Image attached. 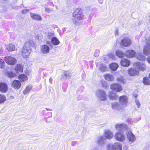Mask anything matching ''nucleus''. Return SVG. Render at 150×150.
Here are the masks:
<instances>
[{"mask_svg": "<svg viewBox=\"0 0 150 150\" xmlns=\"http://www.w3.org/2000/svg\"><path fill=\"white\" fill-rule=\"evenodd\" d=\"M116 54L118 57L120 58H122L125 55L124 53L122 51L119 50H117L115 52Z\"/></svg>", "mask_w": 150, "mask_h": 150, "instance_id": "2f4dec72", "label": "nucleus"}, {"mask_svg": "<svg viewBox=\"0 0 150 150\" xmlns=\"http://www.w3.org/2000/svg\"><path fill=\"white\" fill-rule=\"evenodd\" d=\"M52 78H50L49 80V81L51 83V82H52Z\"/></svg>", "mask_w": 150, "mask_h": 150, "instance_id": "603ef678", "label": "nucleus"}, {"mask_svg": "<svg viewBox=\"0 0 150 150\" xmlns=\"http://www.w3.org/2000/svg\"><path fill=\"white\" fill-rule=\"evenodd\" d=\"M40 48L41 52L44 54H47L50 52V48L46 45H44L41 46Z\"/></svg>", "mask_w": 150, "mask_h": 150, "instance_id": "4468645a", "label": "nucleus"}, {"mask_svg": "<svg viewBox=\"0 0 150 150\" xmlns=\"http://www.w3.org/2000/svg\"><path fill=\"white\" fill-rule=\"evenodd\" d=\"M32 87L30 85L27 86L25 89L23 91V93L26 94L27 93L29 92L32 89Z\"/></svg>", "mask_w": 150, "mask_h": 150, "instance_id": "c9c22d12", "label": "nucleus"}, {"mask_svg": "<svg viewBox=\"0 0 150 150\" xmlns=\"http://www.w3.org/2000/svg\"><path fill=\"white\" fill-rule=\"evenodd\" d=\"M131 43V40L127 38H125L121 42V45L125 47L129 46Z\"/></svg>", "mask_w": 150, "mask_h": 150, "instance_id": "9d476101", "label": "nucleus"}, {"mask_svg": "<svg viewBox=\"0 0 150 150\" xmlns=\"http://www.w3.org/2000/svg\"><path fill=\"white\" fill-rule=\"evenodd\" d=\"M126 134L127 135L128 140L132 142L135 141L136 139V137L130 130L127 129Z\"/></svg>", "mask_w": 150, "mask_h": 150, "instance_id": "1a4fd4ad", "label": "nucleus"}, {"mask_svg": "<svg viewBox=\"0 0 150 150\" xmlns=\"http://www.w3.org/2000/svg\"><path fill=\"white\" fill-rule=\"evenodd\" d=\"M110 58H112V59H114L115 56L113 54H111L110 55Z\"/></svg>", "mask_w": 150, "mask_h": 150, "instance_id": "09e8293b", "label": "nucleus"}, {"mask_svg": "<svg viewBox=\"0 0 150 150\" xmlns=\"http://www.w3.org/2000/svg\"><path fill=\"white\" fill-rule=\"evenodd\" d=\"M142 39H143V40H145L144 38H142Z\"/></svg>", "mask_w": 150, "mask_h": 150, "instance_id": "6e6d98bb", "label": "nucleus"}, {"mask_svg": "<svg viewBox=\"0 0 150 150\" xmlns=\"http://www.w3.org/2000/svg\"><path fill=\"white\" fill-rule=\"evenodd\" d=\"M135 102L136 103V104L137 105V107L139 108V106L140 105V102H139V100L137 99H136L135 100Z\"/></svg>", "mask_w": 150, "mask_h": 150, "instance_id": "c03bdc74", "label": "nucleus"}, {"mask_svg": "<svg viewBox=\"0 0 150 150\" xmlns=\"http://www.w3.org/2000/svg\"><path fill=\"white\" fill-rule=\"evenodd\" d=\"M134 65L139 70L143 71L146 69V66L145 64L142 62H135Z\"/></svg>", "mask_w": 150, "mask_h": 150, "instance_id": "ddd939ff", "label": "nucleus"}, {"mask_svg": "<svg viewBox=\"0 0 150 150\" xmlns=\"http://www.w3.org/2000/svg\"><path fill=\"white\" fill-rule=\"evenodd\" d=\"M23 69V67L21 64H17L15 68V70L18 73H19L20 72H22Z\"/></svg>", "mask_w": 150, "mask_h": 150, "instance_id": "c756f323", "label": "nucleus"}, {"mask_svg": "<svg viewBox=\"0 0 150 150\" xmlns=\"http://www.w3.org/2000/svg\"><path fill=\"white\" fill-rule=\"evenodd\" d=\"M146 59L148 62L150 64V56L147 58Z\"/></svg>", "mask_w": 150, "mask_h": 150, "instance_id": "49530a36", "label": "nucleus"}, {"mask_svg": "<svg viewBox=\"0 0 150 150\" xmlns=\"http://www.w3.org/2000/svg\"><path fill=\"white\" fill-rule=\"evenodd\" d=\"M127 73L130 76H134L138 74L139 71L136 68H131L128 69Z\"/></svg>", "mask_w": 150, "mask_h": 150, "instance_id": "f8f14e48", "label": "nucleus"}, {"mask_svg": "<svg viewBox=\"0 0 150 150\" xmlns=\"http://www.w3.org/2000/svg\"><path fill=\"white\" fill-rule=\"evenodd\" d=\"M48 44L49 45H50V44H51V43L50 42H49L48 43Z\"/></svg>", "mask_w": 150, "mask_h": 150, "instance_id": "864d4df0", "label": "nucleus"}, {"mask_svg": "<svg viewBox=\"0 0 150 150\" xmlns=\"http://www.w3.org/2000/svg\"><path fill=\"white\" fill-rule=\"evenodd\" d=\"M118 67V65L116 63H112L109 65L110 69L112 71L116 70Z\"/></svg>", "mask_w": 150, "mask_h": 150, "instance_id": "cd10ccee", "label": "nucleus"}, {"mask_svg": "<svg viewBox=\"0 0 150 150\" xmlns=\"http://www.w3.org/2000/svg\"><path fill=\"white\" fill-rule=\"evenodd\" d=\"M105 138H107L108 139H111L113 136V134L112 132L108 130L105 132Z\"/></svg>", "mask_w": 150, "mask_h": 150, "instance_id": "aec40b11", "label": "nucleus"}, {"mask_svg": "<svg viewBox=\"0 0 150 150\" xmlns=\"http://www.w3.org/2000/svg\"><path fill=\"white\" fill-rule=\"evenodd\" d=\"M114 137L117 141L120 142L124 140L125 138V136L121 132H117L115 134Z\"/></svg>", "mask_w": 150, "mask_h": 150, "instance_id": "6e6552de", "label": "nucleus"}, {"mask_svg": "<svg viewBox=\"0 0 150 150\" xmlns=\"http://www.w3.org/2000/svg\"><path fill=\"white\" fill-rule=\"evenodd\" d=\"M29 10L27 9H23L22 11V13L23 14H25L29 11Z\"/></svg>", "mask_w": 150, "mask_h": 150, "instance_id": "79ce46f5", "label": "nucleus"}, {"mask_svg": "<svg viewBox=\"0 0 150 150\" xmlns=\"http://www.w3.org/2000/svg\"><path fill=\"white\" fill-rule=\"evenodd\" d=\"M4 1H8L9 0H3Z\"/></svg>", "mask_w": 150, "mask_h": 150, "instance_id": "4d7b16f0", "label": "nucleus"}, {"mask_svg": "<svg viewBox=\"0 0 150 150\" xmlns=\"http://www.w3.org/2000/svg\"><path fill=\"white\" fill-rule=\"evenodd\" d=\"M6 49L9 51H12L16 50L17 49L14 45L12 44H9L6 46Z\"/></svg>", "mask_w": 150, "mask_h": 150, "instance_id": "4be33fe9", "label": "nucleus"}, {"mask_svg": "<svg viewBox=\"0 0 150 150\" xmlns=\"http://www.w3.org/2000/svg\"><path fill=\"white\" fill-rule=\"evenodd\" d=\"M121 105L117 102H113L112 103V108L116 110H119L121 107Z\"/></svg>", "mask_w": 150, "mask_h": 150, "instance_id": "bb28decb", "label": "nucleus"}, {"mask_svg": "<svg viewBox=\"0 0 150 150\" xmlns=\"http://www.w3.org/2000/svg\"><path fill=\"white\" fill-rule=\"evenodd\" d=\"M108 96L110 99L113 100L117 99L118 97L117 95L115 93H112V91L110 92Z\"/></svg>", "mask_w": 150, "mask_h": 150, "instance_id": "5701e85b", "label": "nucleus"}, {"mask_svg": "<svg viewBox=\"0 0 150 150\" xmlns=\"http://www.w3.org/2000/svg\"><path fill=\"white\" fill-rule=\"evenodd\" d=\"M52 42L54 45H58L59 43V40L55 37H53L52 38Z\"/></svg>", "mask_w": 150, "mask_h": 150, "instance_id": "f704fd0d", "label": "nucleus"}, {"mask_svg": "<svg viewBox=\"0 0 150 150\" xmlns=\"http://www.w3.org/2000/svg\"><path fill=\"white\" fill-rule=\"evenodd\" d=\"M74 18L73 21L76 25H79L82 23V21H78L81 20L83 18L84 16L82 14V12L78 9H76L73 14Z\"/></svg>", "mask_w": 150, "mask_h": 150, "instance_id": "f03ea898", "label": "nucleus"}, {"mask_svg": "<svg viewBox=\"0 0 150 150\" xmlns=\"http://www.w3.org/2000/svg\"><path fill=\"white\" fill-rule=\"evenodd\" d=\"M4 60L9 65H13L16 63V59L10 56L5 57Z\"/></svg>", "mask_w": 150, "mask_h": 150, "instance_id": "0eeeda50", "label": "nucleus"}, {"mask_svg": "<svg viewBox=\"0 0 150 150\" xmlns=\"http://www.w3.org/2000/svg\"><path fill=\"white\" fill-rule=\"evenodd\" d=\"M115 127L117 131H122L124 130H127L128 126L125 124L117 123L115 125Z\"/></svg>", "mask_w": 150, "mask_h": 150, "instance_id": "9b49d317", "label": "nucleus"}, {"mask_svg": "<svg viewBox=\"0 0 150 150\" xmlns=\"http://www.w3.org/2000/svg\"><path fill=\"white\" fill-rule=\"evenodd\" d=\"M120 63L122 66L125 67H128L130 64V61L127 59H122Z\"/></svg>", "mask_w": 150, "mask_h": 150, "instance_id": "f3484780", "label": "nucleus"}, {"mask_svg": "<svg viewBox=\"0 0 150 150\" xmlns=\"http://www.w3.org/2000/svg\"><path fill=\"white\" fill-rule=\"evenodd\" d=\"M145 45L144 46H146L150 47V37H147L145 39Z\"/></svg>", "mask_w": 150, "mask_h": 150, "instance_id": "58836bf2", "label": "nucleus"}, {"mask_svg": "<svg viewBox=\"0 0 150 150\" xmlns=\"http://www.w3.org/2000/svg\"><path fill=\"white\" fill-rule=\"evenodd\" d=\"M6 100V98L4 95H0V104L4 103Z\"/></svg>", "mask_w": 150, "mask_h": 150, "instance_id": "72a5a7b5", "label": "nucleus"}, {"mask_svg": "<svg viewBox=\"0 0 150 150\" xmlns=\"http://www.w3.org/2000/svg\"><path fill=\"white\" fill-rule=\"evenodd\" d=\"M100 70L102 72H103L106 71L107 69V68L104 64H100V67L99 68Z\"/></svg>", "mask_w": 150, "mask_h": 150, "instance_id": "7c9ffc66", "label": "nucleus"}, {"mask_svg": "<svg viewBox=\"0 0 150 150\" xmlns=\"http://www.w3.org/2000/svg\"><path fill=\"white\" fill-rule=\"evenodd\" d=\"M105 79L109 81H113L114 79V77L113 75L109 74H106L104 76Z\"/></svg>", "mask_w": 150, "mask_h": 150, "instance_id": "b1692460", "label": "nucleus"}, {"mask_svg": "<svg viewBox=\"0 0 150 150\" xmlns=\"http://www.w3.org/2000/svg\"><path fill=\"white\" fill-rule=\"evenodd\" d=\"M8 75L10 78H12L14 77L15 74L12 72H9L8 73Z\"/></svg>", "mask_w": 150, "mask_h": 150, "instance_id": "a19ab883", "label": "nucleus"}, {"mask_svg": "<svg viewBox=\"0 0 150 150\" xmlns=\"http://www.w3.org/2000/svg\"><path fill=\"white\" fill-rule=\"evenodd\" d=\"M34 44V41L31 40H29L25 42L22 50L20 52V54H22L23 58H26L28 57L31 52L30 47L29 45L33 47Z\"/></svg>", "mask_w": 150, "mask_h": 150, "instance_id": "f257e3e1", "label": "nucleus"}, {"mask_svg": "<svg viewBox=\"0 0 150 150\" xmlns=\"http://www.w3.org/2000/svg\"><path fill=\"white\" fill-rule=\"evenodd\" d=\"M135 54L136 53L134 50H128L126 52L125 54L127 57L129 58L135 57Z\"/></svg>", "mask_w": 150, "mask_h": 150, "instance_id": "dca6fc26", "label": "nucleus"}, {"mask_svg": "<svg viewBox=\"0 0 150 150\" xmlns=\"http://www.w3.org/2000/svg\"><path fill=\"white\" fill-rule=\"evenodd\" d=\"M71 74L68 71H66L64 72L62 75L63 78L65 80H68L71 77Z\"/></svg>", "mask_w": 150, "mask_h": 150, "instance_id": "412c9836", "label": "nucleus"}, {"mask_svg": "<svg viewBox=\"0 0 150 150\" xmlns=\"http://www.w3.org/2000/svg\"><path fill=\"white\" fill-rule=\"evenodd\" d=\"M149 78H150V74H149Z\"/></svg>", "mask_w": 150, "mask_h": 150, "instance_id": "13d9d810", "label": "nucleus"}, {"mask_svg": "<svg viewBox=\"0 0 150 150\" xmlns=\"http://www.w3.org/2000/svg\"><path fill=\"white\" fill-rule=\"evenodd\" d=\"M19 79L20 81L23 82L27 81L28 79L27 76L25 74H21L18 76Z\"/></svg>", "mask_w": 150, "mask_h": 150, "instance_id": "c85d7f7f", "label": "nucleus"}, {"mask_svg": "<svg viewBox=\"0 0 150 150\" xmlns=\"http://www.w3.org/2000/svg\"><path fill=\"white\" fill-rule=\"evenodd\" d=\"M8 89V86L5 83L1 82L0 83V91L2 93L6 92Z\"/></svg>", "mask_w": 150, "mask_h": 150, "instance_id": "2eb2a0df", "label": "nucleus"}, {"mask_svg": "<svg viewBox=\"0 0 150 150\" xmlns=\"http://www.w3.org/2000/svg\"><path fill=\"white\" fill-rule=\"evenodd\" d=\"M107 150H121L122 146L119 142L114 144H108L107 146Z\"/></svg>", "mask_w": 150, "mask_h": 150, "instance_id": "20e7f679", "label": "nucleus"}, {"mask_svg": "<svg viewBox=\"0 0 150 150\" xmlns=\"http://www.w3.org/2000/svg\"><path fill=\"white\" fill-rule=\"evenodd\" d=\"M102 85L103 87L104 88H106L107 86V85L105 83V81H102Z\"/></svg>", "mask_w": 150, "mask_h": 150, "instance_id": "37998d69", "label": "nucleus"}, {"mask_svg": "<svg viewBox=\"0 0 150 150\" xmlns=\"http://www.w3.org/2000/svg\"><path fill=\"white\" fill-rule=\"evenodd\" d=\"M45 11L46 12H48L49 11V10L48 8H46L45 9Z\"/></svg>", "mask_w": 150, "mask_h": 150, "instance_id": "3c124183", "label": "nucleus"}, {"mask_svg": "<svg viewBox=\"0 0 150 150\" xmlns=\"http://www.w3.org/2000/svg\"><path fill=\"white\" fill-rule=\"evenodd\" d=\"M143 53L145 55H148L150 54V47L146 46H144L143 49Z\"/></svg>", "mask_w": 150, "mask_h": 150, "instance_id": "a878e982", "label": "nucleus"}, {"mask_svg": "<svg viewBox=\"0 0 150 150\" xmlns=\"http://www.w3.org/2000/svg\"><path fill=\"white\" fill-rule=\"evenodd\" d=\"M105 139V137L104 136L99 137L98 138L97 143L99 145H101L104 143V141Z\"/></svg>", "mask_w": 150, "mask_h": 150, "instance_id": "393cba45", "label": "nucleus"}, {"mask_svg": "<svg viewBox=\"0 0 150 150\" xmlns=\"http://www.w3.org/2000/svg\"><path fill=\"white\" fill-rule=\"evenodd\" d=\"M30 17L36 21H41L42 19L41 16L38 14L32 13H30Z\"/></svg>", "mask_w": 150, "mask_h": 150, "instance_id": "a211bd4d", "label": "nucleus"}, {"mask_svg": "<svg viewBox=\"0 0 150 150\" xmlns=\"http://www.w3.org/2000/svg\"><path fill=\"white\" fill-rule=\"evenodd\" d=\"M119 102L121 105L123 107H126L128 102L127 98L125 96H122L119 98Z\"/></svg>", "mask_w": 150, "mask_h": 150, "instance_id": "423d86ee", "label": "nucleus"}, {"mask_svg": "<svg viewBox=\"0 0 150 150\" xmlns=\"http://www.w3.org/2000/svg\"><path fill=\"white\" fill-rule=\"evenodd\" d=\"M96 95L98 98L101 101H105L107 99V95L104 91L98 89L96 91Z\"/></svg>", "mask_w": 150, "mask_h": 150, "instance_id": "7ed1b4c3", "label": "nucleus"}, {"mask_svg": "<svg viewBox=\"0 0 150 150\" xmlns=\"http://www.w3.org/2000/svg\"><path fill=\"white\" fill-rule=\"evenodd\" d=\"M3 51V50L2 48V46L0 45V54L2 53Z\"/></svg>", "mask_w": 150, "mask_h": 150, "instance_id": "8fccbe9b", "label": "nucleus"}, {"mask_svg": "<svg viewBox=\"0 0 150 150\" xmlns=\"http://www.w3.org/2000/svg\"><path fill=\"white\" fill-rule=\"evenodd\" d=\"M46 110H50L49 109H47V108H46Z\"/></svg>", "mask_w": 150, "mask_h": 150, "instance_id": "5fc2aeb1", "label": "nucleus"}, {"mask_svg": "<svg viewBox=\"0 0 150 150\" xmlns=\"http://www.w3.org/2000/svg\"><path fill=\"white\" fill-rule=\"evenodd\" d=\"M10 7H8V8H5L4 9V11L6 12L10 11Z\"/></svg>", "mask_w": 150, "mask_h": 150, "instance_id": "a18cd8bd", "label": "nucleus"}, {"mask_svg": "<svg viewBox=\"0 0 150 150\" xmlns=\"http://www.w3.org/2000/svg\"><path fill=\"white\" fill-rule=\"evenodd\" d=\"M117 80L120 83H124L125 82V79L122 76H120L117 78Z\"/></svg>", "mask_w": 150, "mask_h": 150, "instance_id": "4c0bfd02", "label": "nucleus"}, {"mask_svg": "<svg viewBox=\"0 0 150 150\" xmlns=\"http://www.w3.org/2000/svg\"><path fill=\"white\" fill-rule=\"evenodd\" d=\"M21 85L20 82L17 80H14L12 84L13 87L17 89H19Z\"/></svg>", "mask_w": 150, "mask_h": 150, "instance_id": "6ab92c4d", "label": "nucleus"}, {"mask_svg": "<svg viewBox=\"0 0 150 150\" xmlns=\"http://www.w3.org/2000/svg\"><path fill=\"white\" fill-rule=\"evenodd\" d=\"M5 63L2 59L0 58V68L3 69L5 68Z\"/></svg>", "mask_w": 150, "mask_h": 150, "instance_id": "e433bc0d", "label": "nucleus"}, {"mask_svg": "<svg viewBox=\"0 0 150 150\" xmlns=\"http://www.w3.org/2000/svg\"><path fill=\"white\" fill-rule=\"evenodd\" d=\"M110 89L117 92H120L122 89V85L118 83H113L111 84Z\"/></svg>", "mask_w": 150, "mask_h": 150, "instance_id": "39448f33", "label": "nucleus"}, {"mask_svg": "<svg viewBox=\"0 0 150 150\" xmlns=\"http://www.w3.org/2000/svg\"><path fill=\"white\" fill-rule=\"evenodd\" d=\"M137 59L143 61L145 59V57L142 53H139L137 57Z\"/></svg>", "mask_w": 150, "mask_h": 150, "instance_id": "ea45409f", "label": "nucleus"}, {"mask_svg": "<svg viewBox=\"0 0 150 150\" xmlns=\"http://www.w3.org/2000/svg\"><path fill=\"white\" fill-rule=\"evenodd\" d=\"M143 82L145 85L150 84V80L147 77H145L143 78Z\"/></svg>", "mask_w": 150, "mask_h": 150, "instance_id": "473e14b6", "label": "nucleus"}, {"mask_svg": "<svg viewBox=\"0 0 150 150\" xmlns=\"http://www.w3.org/2000/svg\"><path fill=\"white\" fill-rule=\"evenodd\" d=\"M119 30L118 28H116L115 29V34L116 35H118V31Z\"/></svg>", "mask_w": 150, "mask_h": 150, "instance_id": "de8ad7c7", "label": "nucleus"}]
</instances>
